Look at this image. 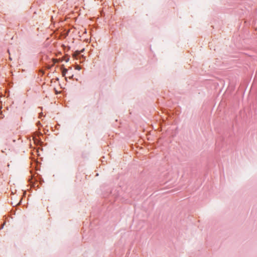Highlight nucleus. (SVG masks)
I'll use <instances>...</instances> for the list:
<instances>
[{
	"label": "nucleus",
	"instance_id": "obj_1",
	"mask_svg": "<svg viewBox=\"0 0 257 257\" xmlns=\"http://www.w3.org/2000/svg\"><path fill=\"white\" fill-rule=\"evenodd\" d=\"M75 69L76 70H80L81 69V67L80 66L76 65V67H75Z\"/></svg>",
	"mask_w": 257,
	"mask_h": 257
},
{
	"label": "nucleus",
	"instance_id": "obj_2",
	"mask_svg": "<svg viewBox=\"0 0 257 257\" xmlns=\"http://www.w3.org/2000/svg\"><path fill=\"white\" fill-rule=\"evenodd\" d=\"M67 70L66 69H64L62 71L63 75H65L66 73L67 72Z\"/></svg>",
	"mask_w": 257,
	"mask_h": 257
},
{
	"label": "nucleus",
	"instance_id": "obj_3",
	"mask_svg": "<svg viewBox=\"0 0 257 257\" xmlns=\"http://www.w3.org/2000/svg\"><path fill=\"white\" fill-rule=\"evenodd\" d=\"M53 63L55 64L56 63H57L58 62L57 59H53Z\"/></svg>",
	"mask_w": 257,
	"mask_h": 257
}]
</instances>
